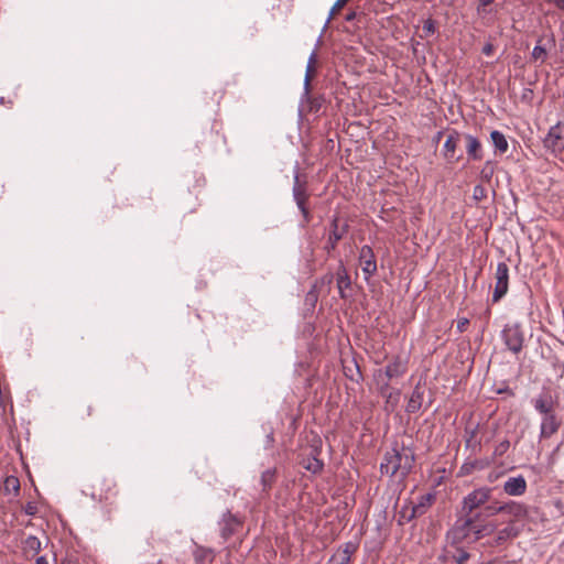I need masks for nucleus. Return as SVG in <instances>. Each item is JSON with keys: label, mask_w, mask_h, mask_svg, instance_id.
Masks as SVG:
<instances>
[{"label": "nucleus", "mask_w": 564, "mask_h": 564, "mask_svg": "<svg viewBox=\"0 0 564 564\" xmlns=\"http://www.w3.org/2000/svg\"><path fill=\"white\" fill-rule=\"evenodd\" d=\"M316 63H317V55L315 52H313L308 57L306 72H305L304 84H305L306 90H308L311 80L316 73Z\"/></svg>", "instance_id": "cd10ccee"}, {"label": "nucleus", "mask_w": 564, "mask_h": 564, "mask_svg": "<svg viewBox=\"0 0 564 564\" xmlns=\"http://www.w3.org/2000/svg\"><path fill=\"white\" fill-rule=\"evenodd\" d=\"M42 550V543L35 535H29L22 541V552L25 558L34 557Z\"/></svg>", "instance_id": "4be33fe9"}, {"label": "nucleus", "mask_w": 564, "mask_h": 564, "mask_svg": "<svg viewBox=\"0 0 564 564\" xmlns=\"http://www.w3.org/2000/svg\"><path fill=\"white\" fill-rule=\"evenodd\" d=\"M408 371V360L401 356H394L391 361L386 366L384 372L379 371V381H390L395 378L403 377Z\"/></svg>", "instance_id": "1a4fd4ad"}, {"label": "nucleus", "mask_w": 564, "mask_h": 564, "mask_svg": "<svg viewBox=\"0 0 564 564\" xmlns=\"http://www.w3.org/2000/svg\"><path fill=\"white\" fill-rule=\"evenodd\" d=\"M534 409L543 416L555 412L557 406V399L554 398L550 391H543L532 400Z\"/></svg>", "instance_id": "4468645a"}, {"label": "nucleus", "mask_w": 564, "mask_h": 564, "mask_svg": "<svg viewBox=\"0 0 564 564\" xmlns=\"http://www.w3.org/2000/svg\"><path fill=\"white\" fill-rule=\"evenodd\" d=\"M335 274L332 272L325 273L323 276L317 279L313 286L323 295L326 296L330 293L332 284L334 282Z\"/></svg>", "instance_id": "b1692460"}, {"label": "nucleus", "mask_w": 564, "mask_h": 564, "mask_svg": "<svg viewBox=\"0 0 564 564\" xmlns=\"http://www.w3.org/2000/svg\"><path fill=\"white\" fill-rule=\"evenodd\" d=\"M519 535V530L513 524L512 520H509L508 525L497 532L495 544L501 545L510 539H514Z\"/></svg>", "instance_id": "5701e85b"}, {"label": "nucleus", "mask_w": 564, "mask_h": 564, "mask_svg": "<svg viewBox=\"0 0 564 564\" xmlns=\"http://www.w3.org/2000/svg\"><path fill=\"white\" fill-rule=\"evenodd\" d=\"M460 138H462V134L456 131V130H453L448 135H447V139L444 143V147H443V155L446 160L448 161H458L460 159V156H455V153H456V149L459 144V141H460Z\"/></svg>", "instance_id": "f3484780"}, {"label": "nucleus", "mask_w": 564, "mask_h": 564, "mask_svg": "<svg viewBox=\"0 0 564 564\" xmlns=\"http://www.w3.org/2000/svg\"><path fill=\"white\" fill-rule=\"evenodd\" d=\"M161 561H156V562H151L150 564H159Z\"/></svg>", "instance_id": "bf43d9fd"}, {"label": "nucleus", "mask_w": 564, "mask_h": 564, "mask_svg": "<svg viewBox=\"0 0 564 564\" xmlns=\"http://www.w3.org/2000/svg\"><path fill=\"white\" fill-rule=\"evenodd\" d=\"M494 50H495V47L491 43H486L482 47V53L487 56H490V55H492Z\"/></svg>", "instance_id": "49530a36"}, {"label": "nucleus", "mask_w": 564, "mask_h": 564, "mask_svg": "<svg viewBox=\"0 0 564 564\" xmlns=\"http://www.w3.org/2000/svg\"><path fill=\"white\" fill-rule=\"evenodd\" d=\"M348 1H349V0H336V2L334 3V6H333V8H332V10H330V12H329V17H328L327 22H329V21L333 19V17H334V15H335L339 10H341V9L346 6V3H347Z\"/></svg>", "instance_id": "79ce46f5"}, {"label": "nucleus", "mask_w": 564, "mask_h": 564, "mask_svg": "<svg viewBox=\"0 0 564 564\" xmlns=\"http://www.w3.org/2000/svg\"><path fill=\"white\" fill-rule=\"evenodd\" d=\"M492 3L494 0H479L477 6V13L482 18H485L487 14L492 13Z\"/></svg>", "instance_id": "f704fd0d"}, {"label": "nucleus", "mask_w": 564, "mask_h": 564, "mask_svg": "<svg viewBox=\"0 0 564 564\" xmlns=\"http://www.w3.org/2000/svg\"><path fill=\"white\" fill-rule=\"evenodd\" d=\"M193 556L196 564H205L206 562L213 563L215 558V552L208 547L196 546L193 552Z\"/></svg>", "instance_id": "393cba45"}, {"label": "nucleus", "mask_w": 564, "mask_h": 564, "mask_svg": "<svg viewBox=\"0 0 564 564\" xmlns=\"http://www.w3.org/2000/svg\"><path fill=\"white\" fill-rule=\"evenodd\" d=\"M378 382H379V383H381V384H380V388H379V392H380V394H381L383 398H386V402H387V403H389V402H390V400H391V398H392V392H389V391H388V388H389V383H388V381H379V380H378Z\"/></svg>", "instance_id": "a19ab883"}, {"label": "nucleus", "mask_w": 564, "mask_h": 564, "mask_svg": "<svg viewBox=\"0 0 564 564\" xmlns=\"http://www.w3.org/2000/svg\"><path fill=\"white\" fill-rule=\"evenodd\" d=\"M509 446H510L509 441L505 440V441L500 442L495 448V455H497V456L503 455L508 451Z\"/></svg>", "instance_id": "37998d69"}, {"label": "nucleus", "mask_w": 564, "mask_h": 564, "mask_svg": "<svg viewBox=\"0 0 564 564\" xmlns=\"http://www.w3.org/2000/svg\"><path fill=\"white\" fill-rule=\"evenodd\" d=\"M543 145L553 154L561 153L564 150V122H557L549 129L543 139Z\"/></svg>", "instance_id": "0eeeda50"}, {"label": "nucleus", "mask_w": 564, "mask_h": 564, "mask_svg": "<svg viewBox=\"0 0 564 564\" xmlns=\"http://www.w3.org/2000/svg\"><path fill=\"white\" fill-rule=\"evenodd\" d=\"M473 197L475 200L480 202L487 197V191L482 185H476L473 191Z\"/></svg>", "instance_id": "ea45409f"}, {"label": "nucleus", "mask_w": 564, "mask_h": 564, "mask_svg": "<svg viewBox=\"0 0 564 564\" xmlns=\"http://www.w3.org/2000/svg\"><path fill=\"white\" fill-rule=\"evenodd\" d=\"M532 94H533V91L531 89H525L522 98L523 99H529Z\"/></svg>", "instance_id": "603ef678"}, {"label": "nucleus", "mask_w": 564, "mask_h": 564, "mask_svg": "<svg viewBox=\"0 0 564 564\" xmlns=\"http://www.w3.org/2000/svg\"><path fill=\"white\" fill-rule=\"evenodd\" d=\"M219 531L221 538L227 541L232 535L239 532L243 525V518L231 513L230 511L225 512L219 522Z\"/></svg>", "instance_id": "6e6552de"}, {"label": "nucleus", "mask_w": 564, "mask_h": 564, "mask_svg": "<svg viewBox=\"0 0 564 564\" xmlns=\"http://www.w3.org/2000/svg\"><path fill=\"white\" fill-rule=\"evenodd\" d=\"M358 547L359 544L356 541H348L341 544L326 564H349L351 556L357 552Z\"/></svg>", "instance_id": "f8f14e48"}, {"label": "nucleus", "mask_w": 564, "mask_h": 564, "mask_svg": "<svg viewBox=\"0 0 564 564\" xmlns=\"http://www.w3.org/2000/svg\"><path fill=\"white\" fill-rule=\"evenodd\" d=\"M492 489L481 487L473 490L463 499L462 513L468 516L471 513L482 512L480 507L489 502Z\"/></svg>", "instance_id": "39448f33"}, {"label": "nucleus", "mask_w": 564, "mask_h": 564, "mask_svg": "<svg viewBox=\"0 0 564 564\" xmlns=\"http://www.w3.org/2000/svg\"><path fill=\"white\" fill-rule=\"evenodd\" d=\"M506 348L513 355H519L525 344L523 325L519 322L507 323L500 334Z\"/></svg>", "instance_id": "7ed1b4c3"}, {"label": "nucleus", "mask_w": 564, "mask_h": 564, "mask_svg": "<svg viewBox=\"0 0 564 564\" xmlns=\"http://www.w3.org/2000/svg\"><path fill=\"white\" fill-rule=\"evenodd\" d=\"M532 57L535 61L540 59L543 63L546 58V50L541 45H535L532 51Z\"/></svg>", "instance_id": "58836bf2"}, {"label": "nucleus", "mask_w": 564, "mask_h": 564, "mask_svg": "<svg viewBox=\"0 0 564 564\" xmlns=\"http://www.w3.org/2000/svg\"><path fill=\"white\" fill-rule=\"evenodd\" d=\"M509 268L507 263L499 262L496 270V285L492 294V302L500 301L508 292Z\"/></svg>", "instance_id": "9d476101"}, {"label": "nucleus", "mask_w": 564, "mask_h": 564, "mask_svg": "<svg viewBox=\"0 0 564 564\" xmlns=\"http://www.w3.org/2000/svg\"><path fill=\"white\" fill-rule=\"evenodd\" d=\"M482 512H485L486 518L488 519L491 516L502 513V505L496 506V505H488L485 506L484 509H481Z\"/></svg>", "instance_id": "4c0bfd02"}, {"label": "nucleus", "mask_w": 564, "mask_h": 564, "mask_svg": "<svg viewBox=\"0 0 564 564\" xmlns=\"http://www.w3.org/2000/svg\"><path fill=\"white\" fill-rule=\"evenodd\" d=\"M322 295L313 285L305 296V302L311 306H315L318 296Z\"/></svg>", "instance_id": "e433bc0d"}, {"label": "nucleus", "mask_w": 564, "mask_h": 564, "mask_svg": "<svg viewBox=\"0 0 564 564\" xmlns=\"http://www.w3.org/2000/svg\"><path fill=\"white\" fill-rule=\"evenodd\" d=\"M502 513L508 514L514 524L528 516V509L523 503L509 501L502 505Z\"/></svg>", "instance_id": "a211bd4d"}, {"label": "nucleus", "mask_w": 564, "mask_h": 564, "mask_svg": "<svg viewBox=\"0 0 564 564\" xmlns=\"http://www.w3.org/2000/svg\"><path fill=\"white\" fill-rule=\"evenodd\" d=\"M475 436V430L470 432V435H469V438L466 440V446L468 447L470 442H471V438Z\"/></svg>", "instance_id": "864d4df0"}, {"label": "nucleus", "mask_w": 564, "mask_h": 564, "mask_svg": "<svg viewBox=\"0 0 564 564\" xmlns=\"http://www.w3.org/2000/svg\"><path fill=\"white\" fill-rule=\"evenodd\" d=\"M442 134H443V132H442V131H440V132L437 133V140H440V139H441Z\"/></svg>", "instance_id": "4d7b16f0"}, {"label": "nucleus", "mask_w": 564, "mask_h": 564, "mask_svg": "<svg viewBox=\"0 0 564 564\" xmlns=\"http://www.w3.org/2000/svg\"><path fill=\"white\" fill-rule=\"evenodd\" d=\"M302 466L313 473V474H318L323 470L324 468V463L322 459L317 458L316 455H312V456H307L305 458H303L302 460Z\"/></svg>", "instance_id": "a878e982"}, {"label": "nucleus", "mask_w": 564, "mask_h": 564, "mask_svg": "<svg viewBox=\"0 0 564 564\" xmlns=\"http://www.w3.org/2000/svg\"><path fill=\"white\" fill-rule=\"evenodd\" d=\"M91 497L99 501L108 500L113 495L115 481L110 478L96 477L91 485Z\"/></svg>", "instance_id": "ddd939ff"}, {"label": "nucleus", "mask_w": 564, "mask_h": 564, "mask_svg": "<svg viewBox=\"0 0 564 564\" xmlns=\"http://www.w3.org/2000/svg\"><path fill=\"white\" fill-rule=\"evenodd\" d=\"M527 487L523 476L510 477L503 484V491L509 496H522L527 491Z\"/></svg>", "instance_id": "aec40b11"}, {"label": "nucleus", "mask_w": 564, "mask_h": 564, "mask_svg": "<svg viewBox=\"0 0 564 564\" xmlns=\"http://www.w3.org/2000/svg\"><path fill=\"white\" fill-rule=\"evenodd\" d=\"M484 467L482 463L480 460H473V462H466L462 465L459 475L466 476L470 475L476 469H481Z\"/></svg>", "instance_id": "72a5a7b5"}, {"label": "nucleus", "mask_w": 564, "mask_h": 564, "mask_svg": "<svg viewBox=\"0 0 564 564\" xmlns=\"http://www.w3.org/2000/svg\"><path fill=\"white\" fill-rule=\"evenodd\" d=\"M292 194L296 206L302 214V225L306 226L313 219V215L308 206L311 194L307 188V182L305 180H301L297 172L294 175Z\"/></svg>", "instance_id": "20e7f679"}, {"label": "nucleus", "mask_w": 564, "mask_h": 564, "mask_svg": "<svg viewBox=\"0 0 564 564\" xmlns=\"http://www.w3.org/2000/svg\"><path fill=\"white\" fill-rule=\"evenodd\" d=\"M76 561L73 556H66L62 560L61 564H75Z\"/></svg>", "instance_id": "de8ad7c7"}, {"label": "nucleus", "mask_w": 564, "mask_h": 564, "mask_svg": "<svg viewBox=\"0 0 564 564\" xmlns=\"http://www.w3.org/2000/svg\"><path fill=\"white\" fill-rule=\"evenodd\" d=\"M416 517L419 516L414 513V510L411 507L405 506L399 512L398 524L404 525L405 523L410 522L412 519Z\"/></svg>", "instance_id": "473e14b6"}, {"label": "nucleus", "mask_w": 564, "mask_h": 564, "mask_svg": "<svg viewBox=\"0 0 564 564\" xmlns=\"http://www.w3.org/2000/svg\"><path fill=\"white\" fill-rule=\"evenodd\" d=\"M424 387L420 382L416 383L405 406V411L408 413L412 414L421 410L424 399Z\"/></svg>", "instance_id": "6ab92c4d"}, {"label": "nucleus", "mask_w": 564, "mask_h": 564, "mask_svg": "<svg viewBox=\"0 0 564 564\" xmlns=\"http://www.w3.org/2000/svg\"><path fill=\"white\" fill-rule=\"evenodd\" d=\"M357 371H358L359 378H362V373H360L358 368H357Z\"/></svg>", "instance_id": "13d9d810"}, {"label": "nucleus", "mask_w": 564, "mask_h": 564, "mask_svg": "<svg viewBox=\"0 0 564 564\" xmlns=\"http://www.w3.org/2000/svg\"><path fill=\"white\" fill-rule=\"evenodd\" d=\"M490 138L492 140V143L495 145V148L500 152V153H505L507 152L508 150V141L506 139V137L503 135V133H501L500 131L498 130H494L491 133H490Z\"/></svg>", "instance_id": "c85d7f7f"}, {"label": "nucleus", "mask_w": 564, "mask_h": 564, "mask_svg": "<svg viewBox=\"0 0 564 564\" xmlns=\"http://www.w3.org/2000/svg\"><path fill=\"white\" fill-rule=\"evenodd\" d=\"M3 489H4L6 494H11L12 492L14 495H18L19 491H20L19 478L15 477V476H8L4 479Z\"/></svg>", "instance_id": "7c9ffc66"}, {"label": "nucleus", "mask_w": 564, "mask_h": 564, "mask_svg": "<svg viewBox=\"0 0 564 564\" xmlns=\"http://www.w3.org/2000/svg\"><path fill=\"white\" fill-rule=\"evenodd\" d=\"M91 412H93V408H91V406H88V408H87V415H91Z\"/></svg>", "instance_id": "5fc2aeb1"}, {"label": "nucleus", "mask_w": 564, "mask_h": 564, "mask_svg": "<svg viewBox=\"0 0 564 564\" xmlns=\"http://www.w3.org/2000/svg\"><path fill=\"white\" fill-rule=\"evenodd\" d=\"M356 17H357L356 11H351V12H349V13H347V14H346L345 20H346V21H348V22H350V21L355 20V19H356Z\"/></svg>", "instance_id": "09e8293b"}, {"label": "nucleus", "mask_w": 564, "mask_h": 564, "mask_svg": "<svg viewBox=\"0 0 564 564\" xmlns=\"http://www.w3.org/2000/svg\"><path fill=\"white\" fill-rule=\"evenodd\" d=\"M171 564H183V563L180 560H174V561H172Z\"/></svg>", "instance_id": "6e6d98bb"}, {"label": "nucleus", "mask_w": 564, "mask_h": 564, "mask_svg": "<svg viewBox=\"0 0 564 564\" xmlns=\"http://www.w3.org/2000/svg\"><path fill=\"white\" fill-rule=\"evenodd\" d=\"M414 462L415 456L411 448L405 446L393 447L384 453L380 470L390 477L399 474L401 478H405L411 473Z\"/></svg>", "instance_id": "f03ea898"}, {"label": "nucleus", "mask_w": 564, "mask_h": 564, "mask_svg": "<svg viewBox=\"0 0 564 564\" xmlns=\"http://www.w3.org/2000/svg\"><path fill=\"white\" fill-rule=\"evenodd\" d=\"M23 511L28 516H35L37 513V505L30 501L23 507Z\"/></svg>", "instance_id": "c03bdc74"}, {"label": "nucleus", "mask_w": 564, "mask_h": 564, "mask_svg": "<svg viewBox=\"0 0 564 564\" xmlns=\"http://www.w3.org/2000/svg\"><path fill=\"white\" fill-rule=\"evenodd\" d=\"M463 137L466 142L468 159L473 161H480L484 156L480 141L471 134H464Z\"/></svg>", "instance_id": "412c9836"}, {"label": "nucleus", "mask_w": 564, "mask_h": 564, "mask_svg": "<svg viewBox=\"0 0 564 564\" xmlns=\"http://www.w3.org/2000/svg\"><path fill=\"white\" fill-rule=\"evenodd\" d=\"M496 170V164L492 161H487L480 170V180L490 183Z\"/></svg>", "instance_id": "2f4dec72"}, {"label": "nucleus", "mask_w": 564, "mask_h": 564, "mask_svg": "<svg viewBox=\"0 0 564 564\" xmlns=\"http://www.w3.org/2000/svg\"><path fill=\"white\" fill-rule=\"evenodd\" d=\"M434 501V496L432 494H426L420 497L419 502L411 508L414 510L419 517L424 514L426 510L432 506Z\"/></svg>", "instance_id": "bb28decb"}, {"label": "nucleus", "mask_w": 564, "mask_h": 564, "mask_svg": "<svg viewBox=\"0 0 564 564\" xmlns=\"http://www.w3.org/2000/svg\"><path fill=\"white\" fill-rule=\"evenodd\" d=\"M359 263L365 275V280H369L377 272L376 256L370 246H362L359 251Z\"/></svg>", "instance_id": "9b49d317"}, {"label": "nucleus", "mask_w": 564, "mask_h": 564, "mask_svg": "<svg viewBox=\"0 0 564 564\" xmlns=\"http://www.w3.org/2000/svg\"><path fill=\"white\" fill-rule=\"evenodd\" d=\"M561 426V420L557 417L555 412L550 414H545L542 417L541 426H540V437L549 438L553 434H555Z\"/></svg>", "instance_id": "2eb2a0df"}, {"label": "nucleus", "mask_w": 564, "mask_h": 564, "mask_svg": "<svg viewBox=\"0 0 564 564\" xmlns=\"http://www.w3.org/2000/svg\"><path fill=\"white\" fill-rule=\"evenodd\" d=\"M349 225L346 219L335 215L330 219L327 241L324 250L330 254L336 248L338 242L348 234Z\"/></svg>", "instance_id": "423d86ee"}, {"label": "nucleus", "mask_w": 564, "mask_h": 564, "mask_svg": "<svg viewBox=\"0 0 564 564\" xmlns=\"http://www.w3.org/2000/svg\"><path fill=\"white\" fill-rule=\"evenodd\" d=\"M423 35L424 37H427L430 35H433L436 31L435 21L433 19H427L423 22L422 26Z\"/></svg>", "instance_id": "c9c22d12"}, {"label": "nucleus", "mask_w": 564, "mask_h": 564, "mask_svg": "<svg viewBox=\"0 0 564 564\" xmlns=\"http://www.w3.org/2000/svg\"><path fill=\"white\" fill-rule=\"evenodd\" d=\"M275 481V469L269 468L261 474V485L264 492H269Z\"/></svg>", "instance_id": "c756f323"}, {"label": "nucleus", "mask_w": 564, "mask_h": 564, "mask_svg": "<svg viewBox=\"0 0 564 564\" xmlns=\"http://www.w3.org/2000/svg\"><path fill=\"white\" fill-rule=\"evenodd\" d=\"M335 279L340 299H347L349 295L346 293V290L350 289L351 279L343 261L339 262L335 273Z\"/></svg>", "instance_id": "dca6fc26"}, {"label": "nucleus", "mask_w": 564, "mask_h": 564, "mask_svg": "<svg viewBox=\"0 0 564 564\" xmlns=\"http://www.w3.org/2000/svg\"><path fill=\"white\" fill-rule=\"evenodd\" d=\"M469 325V321L467 318H462L457 322V329L463 333L467 329V326Z\"/></svg>", "instance_id": "a18cd8bd"}, {"label": "nucleus", "mask_w": 564, "mask_h": 564, "mask_svg": "<svg viewBox=\"0 0 564 564\" xmlns=\"http://www.w3.org/2000/svg\"><path fill=\"white\" fill-rule=\"evenodd\" d=\"M496 529L497 524L489 521L485 512H477L458 518L447 532V538L454 541L476 542L492 534Z\"/></svg>", "instance_id": "f257e3e1"}, {"label": "nucleus", "mask_w": 564, "mask_h": 564, "mask_svg": "<svg viewBox=\"0 0 564 564\" xmlns=\"http://www.w3.org/2000/svg\"><path fill=\"white\" fill-rule=\"evenodd\" d=\"M35 564H48V561H47L46 556H39L35 560Z\"/></svg>", "instance_id": "8fccbe9b"}, {"label": "nucleus", "mask_w": 564, "mask_h": 564, "mask_svg": "<svg viewBox=\"0 0 564 564\" xmlns=\"http://www.w3.org/2000/svg\"><path fill=\"white\" fill-rule=\"evenodd\" d=\"M553 2L556 6V8L564 11V0H553Z\"/></svg>", "instance_id": "3c124183"}]
</instances>
